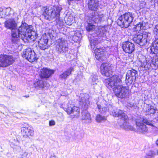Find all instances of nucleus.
<instances>
[{
	"instance_id": "obj_25",
	"label": "nucleus",
	"mask_w": 158,
	"mask_h": 158,
	"mask_svg": "<svg viewBox=\"0 0 158 158\" xmlns=\"http://www.w3.org/2000/svg\"><path fill=\"white\" fill-rule=\"evenodd\" d=\"M80 108L78 107L73 106V108L71 114V118H78L80 115Z\"/></svg>"
},
{
	"instance_id": "obj_9",
	"label": "nucleus",
	"mask_w": 158,
	"mask_h": 158,
	"mask_svg": "<svg viewBox=\"0 0 158 158\" xmlns=\"http://www.w3.org/2000/svg\"><path fill=\"white\" fill-rule=\"evenodd\" d=\"M15 60L12 56L1 54L0 55V67L8 66L14 63Z\"/></svg>"
},
{
	"instance_id": "obj_31",
	"label": "nucleus",
	"mask_w": 158,
	"mask_h": 158,
	"mask_svg": "<svg viewBox=\"0 0 158 158\" xmlns=\"http://www.w3.org/2000/svg\"><path fill=\"white\" fill-rule=\"evenodd\" d=\"M98 44V41L96 39H92L90 40V44L89 47L92 49H94V48L97 47V45Z\"/></svg>"
},
{
	"instance_id": "obj_16",
	"label": "nucleus",
	"mask_w": 158,
	"mask_h": 158,
	"mask_svg": "<svg viewBox=\"0 0 158 158\" xmlns=\"http://www.w3.org/2000/svg\"><path fill=\"white\" fill-rule=\"evenodd\" d=\"M48 40L46 36L42 37L38 42V47L41 50H44L48 48Z\"/></svg>"
},
{
	"instance_id": "obj_34",
	"label": "nucleus",
	"mask_w": 158,
	"mask_h": 158,
	"mask_svg": "<svg viewBox=\"0 0 158 158\" xmlns=\"http://www.w3.org/2000/svg\"><path fill=\"white\" fill-rule=\"evenodd\" d=\"M146 113L150 114H154L155 115H156L157 116L158 115L157 114V113H158V110L154 109L151 107L150 108H148L147 110Z\"/></svg>"
},
{
	"instance_id": "obj_2",
	"label": "nucleus",
	"mask_w": 158,
	"mask_h": 158,
	"mask_svg": "<svg viewBox=\"0 0 158 158\" xmlns=\"http://www.w3.org/2000/svg\"><path fill=\"white\" fill-rule=\"evenodd\" d=\"M122 81L117 75H114L106 80V86L113 89L115 95L118 97L124 98L129 94L128 87L121 85Z\"/></svg>"
},
{
	"instance_id": "obj_47",
	"label": "nucleus",
	"mask_w": 158,
	"mask_h": 158,
	"mask_svg": "<svg viewBox=\"0 0 158 158\" xmlns=\"http://www.w3.org/2000/svg\"><path fill=\"white\" fill-rule=\"evenodd\" d=\"M25 97H26L27 98V97H29V96L28 95H27V96H25Z\"/></svg>"
},
{
	"instance_id": "obj_40",
	"label": "nucleus",
	"mask_w": 158,
	"mask_h": 158,
	"mask_svg": "<svg viewBox=\"0 0 158 158\" xmlns=\"http://www.w3.org/2000/svg\"><path fill=\"white\" fill-rule=\"evenodd\" d=\"M73 20L72 18L71 19L70 17H69L68 18L67 22L66 21V23L67 25H70L72 24V22Z\"/></svg>"
},
{
	"instance_id": "obj_17",
	"label": "nucleus",
	"mask_w": 158,
	"mask_h": 158,
	"mask_svg": "<svg viewBox=\"0 0 158 158\" xmlns=\"http://www.w3.org/2000/svg\"><path fill=\"white\" fill-rule=\"evenodd\" d=\"M79 100L85 106V108H87L89 105V96L87 94H81L79 97Z\"/></svg>"
},
{
	"instance_id": "obj_14",
	"label": "nucleus",
	"mask_w": 158,
	"mask_h": 158,
	"mask_svg": "<svg viewBox=\"0 0 158 158\" xmlns=\"http://www.w3.org/2000/svg\"><path fill=\"white\" fill-rule=\"evenodd\" d=\"M151 39V34L146 32H143L141 33V37L140 39V43L138 44L141 46L146 45L148 44Z\"/></svg>"
},
{
	"instance_id": "obj_5",
	"label": "nucleus",
	"mask_w": 158,
	"mask_h": 158,
	"mask_svg": "<svg viewBox=\"0 0 158 158\" xmlns=\"http://www.w3.org/2000/svg\"><path fill=\"white\" fill-rule=\"evenodd\" d=\"M62 9V8L59 6L54 8L44 7L43 9L44 11L43 15L46 20H51L55 18L56 21H58L60 19V13Z\"/></svg>"
},
{
	"instance_id": "obj_48",
	"label": "nucleus",
	"mask_w": 158,
	"mask_h": 158,
	"mask_svg": "<svg viewBox=\"0 0 158 158\" xmlns=\"http://www.w3.org/2000/svg\"><path fill=\"white\" fill-rule=\"evenodd\" d=\"M157 120H158V115H157Z\"/></svg>"
},
{
	"instance_id": "obj_33",
	"label": "nucleus",
	"mask_w": 158,
	"mask_h": 158,
	"mask_svg": "<svg viewBox=\"0 0 158 158\" xmlns=\"http://www.w3.org/2000/svg\"><path fill=\"white\" fill-rule=\"evenodd\" d=\"M135 79H133L132 77L128 75L127 74H126V81L127 84L130 85L131 84L133 81H135Z\"/></svg>"
},
{
	"instance_id": "obj_39",
	"label": "nucleus",
	"mask_w": 158,
	"mask_h": 158,
	"mask_svg": "<svg viewBox=\"0 0 158 158\" xmlns=\"http://www.w3.org/2000/svg\"><path fill=\"white\" fill-rule=\"evenodd\" d=\"M11 9L10 7H7L6 9V14L7 15H8L10 14Z\"/></svg>"
},
{
	"instance_id": "obj_12",
	"label": "nucleus",
	"mask_w": 158,
	"mask_h": 158,
	"mask_svg": "<svg viewBox=\"0 0 158 158\" xmlns=\"http://www.w3.org/2000/svg\"><path fill=\"white\" fill-rule=\"evenodd\" d=\"M111 64L108 63H103L101 66V72L102 75L110 77L112 74Z\"/></svg>"
},
{
	"instance_id": "obj_22",
	"label": "nucleus",
	"mask_w": 158,
	"mask_h": 158,
	"mask_svg": "<svg viewBox=\"0 0 158 158\" xmlns=\"http://www.w3.org/2000/svg\"><path fill=\"white\" fill-rule=\"evenodd\" d=\"M152 46L150 48L152 53L154 54L158 53V38H155V40L153 42Z\"/></svg>"
},
{
	"instance_id": "obj_45",
	"label": "nucleus",
	"mask_w": 158,
	"mask_h": 158,
	"mask_svg": "<svg viewBox=\"0 0 158 158\" xmlns=\"http://www.w3.org/2000/svg\"><path fill=\"white\" fill-rule=\"evenodd\" d=\"M156 152V155H158V149L156 150V151H155Z\"/></svg>"
},
{
	"instance_id": "obj_28",
	"label": "nucleus",
	"mask_w": 158,
	"mask_h": 158,
	"mask_svg": "<svg viewBox=\"0 0 158 158\" xmlns=\"http://www.w3.org/2000/svg\"><path fill=\"white\" fill-rule=\"evenodd\" d=\"M141 37V33H138L134 35L132 40L135 43L138 44L139 43H140V41L139 40H140V39Z\"/></svg>"
},
{
	"instance_id": "obj_43",
	"label": "nucleus",
	"mask_w": 158,
	"mask_h": 158,
	"mask_svg": "<svg viewBox=\"0 0 158 158\" xmlns=\"http://www.w3.org/2000/svg\"><path fill=\"white\" fill-rule=\"evenodd\" d=\"M155 143H156V145L158 147V139L156 141Z\"/></svg>"
},
{
	"instance_id": "obj_10",
	"label": "nucleus",
	"mask_w": 158,
	"mask_h": 158,
	"mask_svg": "<svg viewBox=\"0 0 158 158\" xmlns=\"http://www.w3.org/2000/svg\"><path fill=\"white\" fill-rule=\"evenodd\" d=\"M22 56L30 62L37 60L38 58L34 51L30 48H28L23 51Z\"/></svg>"
},
{
	"instance_id": "obj_46",
	"label": "nucleus",
	"mask_w": 158,
	"mask_h": 158,
	"mask_svg": "<svg viewBox=\"0 0 158 158\" xmlns=\"http://www.w3.org/2000/svg\"><path fill=\"white\" fill-rule=\"evenodd\" d=\"M133 106V105H131V106H130V107H132Z\"/></svg>"
},
{
	"instance_id": "obj_32",
	"label": "nucleus",
	"mask_w": 158,
	"mask_h": 158,
	"mask_svg": "<svg viewBox=\"0 0 158 158\" xmlns=\"http://www.w3.org/2000/svg\"><path fill=\"white\" fill-rule=\"evenodd\" d=\"M156 155V152L153 150H150L146 154L145 158H152L154 157Z\"/></svg>"
},
{
	"instance_id": "obj_21",
	"label": "nucleus",
	"mask_w": 158,
	"mask_h": 158,
	"mask_svg": "<svg viewBox=\"0 0 158 158\" xmlns=\"http://www.w3.org/2000/svg\"><path fill=\"white\" fill-rule=\"evenodd\" d=\"M73 71V68L72 67L67 69L63 73L60 75L59 76L60 78L66 79L71 74V72Z\"/></svg>"
},
{
	"instance_id": "obj_7",
	"label": "nucleus",
	"mask_w": 158,
	"mask_h": 158,
	"mask_svg": "<svg viewBox=\"0 0 158 158\" xmlns=\"http://www.w3.org/2000/svg\"><path fill=\"white\" fill-rule=\"evenodd\" d=\"M69 49L67 41L65 39L61 38L56 41L55 50L57 54L64 55L68 53Z\"/></svg>"
},
{
	"instance_id": "obj_13",
	"label": "nucleus",
	"mask_w": 158,
	"mask_h": 158,
	"mask_svg": "<svg viewBox=\"0 0 158 158\" xmlns=\"http://www.w3.org/2000/svg\"><path fill=\"white\" fill-rule=\"evenodd\" d=\"M21 132L23 136L25 138H30L34 135L33 128L31 126L22 127Z\"/></svg>"
},
{
	"instance_id": "obj_29",
	"label": "nucleus",
	"mask_w": 158,
	"mask_h": 158,
	"mask_svg": "<svg viewBox=\"0 0 158 158\" xmlns=\"http://www.w3.org/2000/svg\"><path fill=\"white\" fill-rule=\"evenodd\" d=\"M104 15L103 14H98V15L95 16V19H94V20L95 23H98L103 20V17Z\"/></svg>"
},
{
	"instance_id": "obj_41",
	"label": "nucleus",
	"mask_w": 158,
	"mask_h": 158,
	"mask_svg": "<svg viewBox=\"0 0 158 158\" xmlns=\"http://www.w3.org/2000/svg\"><path fill=\"white\" fill-rule=\"evenodd\" d=\"M28 155V153L27 152H24L23 154L22 155L21 158H23V157H27Z\"/></svg>"
},
{
	"instance_id": "obj_18",
	"label": "nucleus",
	"mask_w": 158,
	"mask_h": 158,
	"mask_svg": "<svg viewBox=\"0 0 158 158\" xmlns=\"http://www.w3.org/2000/svg\"><path fill=\"white\" fill-rule=\"evenodd\" d=\"M105 51L102 48H97L95 50V57L97 60H102L105 59Z\"/></svg>"
},
{
	"instance_id": "obj_23",
	"label": "nucleus",
	"mask_w": 158,
	"mask_h": 158,
	"mask_svg": "<svg viewBox=\"0 0 158 158\" xmlns=\"http://www.w3.org/2000/svg\"><path fill=\"white\" fill-rule=\"evenodd\" d=\"M81 119L82 120H85L88 123L90 122L91 119L89 113L86 110H83L82 112Z\"/></svg>"
},
{
	"instance_id": "obj_20",
	"label": "nucleus",
	"mask_w": 158,
	"mask_h": 158,
	"mask_svg": "<svg viewBox=\"0 0 158 158\" xmlns=\"http://www.w3.org/2000/svg\"><path fill=\"white\" fill-rule=\"evenodd\" d=\"M98 0H89L88 6L89 9L91 10H96L98 6Z\"/></svg>"
},
{
	"instance_id": "obj_27",
	"label": "nucleus",
	"mask_w": 158,
	"mask_h": 158,
	"mask_svg": "<svg viewBox=\"0 0 158 158\" xmlns=\"http://www.w3.org/2000/svg\"><path fill=\"white\" fill-rule=\"evenodd\" d=\"M95 120L98 123H103L107 120V117L104 116H102L100 114H98L96 116Z\"/></svg>"
},
{
	"instance_id": "obj_6",
	"label": "nucleus",
	"mask_w": 158,
	"mask_h": 158,
	"mask_svg": "<svg viewBox=\"0 0 158 158\" xmlns=\"http://www.w3.org/2000/svg\"><path fill=\"white\" fill-rule=\"evenodd\" d=\"M134 18V14L129 12L126 13L118 18L117 23L121 27L127 28L133 22Z\"/></svg>"
},
{
	"instance_id": "obj_3",
	"label": "nucleus",
	"mask_w": 158,
	"mask_h": 158,
	"mask_svg": "<svg viewBox=\"0 0 158 158\" xmlns=\"http://www.w3.org/2000/svg\"><path fill=\"white\" fill-rule=\"evenodd\" d=\"M16 30L18 35L14 40H11L13 43L18 44L20 40L19 37L25 42L29 41L34 38L33 35L35 34V32L32 30L29 25L25 23H22L17 29L16 28Z\"/></svg>"
},
{
	"instance_id": "obj_26",
	"label": "nucleus",
	"mask_w": 158,
	"mask_h": 158,
	"mask_svg": "<svg viewBox=\"0 0 158 158\" xmlns=\"http://www.w3.org/2000/svg\"><path fill=\"white\" fill-rule=\"evenodd\" d=\"M147 23L143 21L138 23L135 26V28L137 30H140L146 29V26L147 25Z\"/></svg>"
},
{
	"instance_id": "obj_19",
	"label": "nucleus",
	"mask_w": 158,
	"mask_h": 158,
	"mask_svg": "<svg viewBox=\"0 0 158 158\" xmlns=\"http://www.w3.org/2000/svg\"><path fill=\"white\" fill-rule=\"evenodd\" d=\"M54 73L53 70L44 69L41 71L40 76L42 78H48Z\"/></svg>"
},
{
	"instance_id": "obj_15",
	"label": "nucleus",
	"mask_w": 158,
	"mask_h": 158,
	"mask_svg": "<svg viewBox=\"0 0 158 158\" xmlns=\"http://www.w3.org/2000/svg\"><path fill=\"white\" fill-rule=\"evenodd\" d=\"M122 48L125 52L131 53L134 51L135 45L133 43L129 41H127L123 44Z\"/></svg>"
},
{
	"instance_id": "obj_24",
	"label": "nucleus",
	"mask_w": 158,
	"mask_h": 158,
	"mask_svg": "<svg viewBox=\"0 0 158 158\" xmlns=\"http://www.w3.org/2000/svg\"><path fill=\"white\" fill-rule=\"evenodd\" d=\"M46 83V82H44L43 81H38L34 83V86L37 89H42L44 86H48L47 84H46V85H45Z\"/></svg>"
},
{
	"instance_id": "obj_1",
	"label": "nucleus",
	"mask_w": 158,
	"mask_h": 158,
	"mask_svg": "<svg viewBox=\"0 0 158 158\" xmlns=\"http://www.w3.org/2000/svg\"><path fill=\"white\" fill-rule=\"evenodd\" d=\"M97 107L99 112L101 113H104L109 110L111 111V110L113 109L112 111V114L113 116L118 117L120 118V121L118 123L120 127L127 131L135 130V128L130 125L127 122L128 117L122 110L118 109H115L114 107L110 105L104 106L103 105L101 106L98 104Z\"/></svg>"
},
{
	"instance_id": "obj_42",
	"label": "nucleus",
	"mask_w": 158,
	"mask_h": 158,
	"mask_svg": "<svg viewBox=\"0 0 158 158\" xmlns=\"http://www.w3.org/2000/svg\"><path fill=\"white\" fill-rule=\"evenodd\" d=\"M49 124L50 126H53L55 125V122L53 120H51L49 122Z\"/></svg>"
},
{
	"instance_id": "obj_38",
	"label": "nucleus",
	"mask_w": 158,
	"mask_h": 158,
	"mask_svg": "<svg viewBox=\"0 0 158 158\" xmlns=\"http://www.w3.org/2000/svg\"><path fill=\"white\" fill-rule=\"evenodd\" d=\"M73 108V107H68V108L66 109V111L67 114H71Z\"/></svg>"
},
{
	"instance_id": "obj_44",
	"label": "nucleus",
	"mask_w": 158,
	"mask_h": 158,
	"mask_svg": "<svg viewBox=\"0 0 158 158\" xmlns=\"http://www.w3.org/2000/svg\"><path fill=\"white\" fill-rule=\"evenodd\" d=\"M50 158H56V156L54 155H52L50 157Z\"/></svg>"
},
{
	"instance_id": "obj_8",
	"label": "nucleus",
	"mask_w": 158,
	"mask_h": 158,
	"mask_svg": "<svg viewBox=\"0 0 158 158\" xmlns=\"http://www.w3.org/2000/svg\"><path fill=\"white\" fill-rule=\"evenodd\" d=\"M4 25L7 29H11V40H14L18 35L16 30L17 25L14 19L11 18L7 20L5 22Z\"/></svg>"
},
{
	"instance_id": "obj_4",
	"label": "nucleus",
	"mask_w": 158,
	"mask_h": 158,
	"mask_svg": "<svg viewBox=\"0 0 158 158\" xmlns=\"http://www.w3.org/2000/svg\"><path fill=\"white\" fill-rule=\"evenodd\" d=\"M135 121L137 129L139 133L145 134L148 133V128L144 123L150 126L153 132L158 131V128L155 125L154 122L146 118L137 117L135 119Z\"/></svg>"
},
{
	"instance_id": "obj_11",
	"label": "nucleus",
	"mask_w": 158,
	"mask_h": 158,
	"mask_svg": "<svg viewBox=\"0 0 158 158\" xmlns=\"http://www.w3.org/2000/svg\"><path fill=\"white\" fill-rule=\"evenodd\" d=\"M152 65L155 69L158 68V54L153 57V58L150 61L149 59L145 58V61H143L142 66L145 68L150 69Z\"/></svg>"
},
{
	"instance_id": "obj_36",
	"label": "nucleus",
	"mask_w": 158,
	"mask_h": 158,
	"mask_svg": "<svg viewBox=\"0 0 158 158\" xmlns=\"http://www.w3.org/2000/svg\"><path fill=\"white\" fill-rule=\"evenodd\" d=\"M95 29V26L92 25L90 23L88 24L87 26L86 27V29L88 31H94Z\"/></svg>"
},
{
	"instance_id": "obj_37",
	"label": "nucleus",
	"mask_w": 158,
	"mask_h": 158,
	"mask_svg": "<svg viewBox=\"0 0 158 158\" xmlns=\"http://www.w3.org/2000/svg\"><path fill=\"white\" fill-rule=\"evenodd\" d=\"M91 79L93 84H96L98 82V76L94 74H93L91 77Z\"/></svg>"
},
{
	"instance_id": "obj_35",
	"label": "nucleus",
	"mask_w": 158,
	"mask_h": 158,
	"mask_svg": "<svg viewBox=\"0 0 158 158\" xmlns=\"http://www.w3.org/2000/svg\"><path fill=\"white\" fill-rule=\"evenodd\" d=\"M98 32H99V35L100 36H103L105 32H106V30L104 27H99L98 29Z\"/></svg>"
},
{
	"instance_id": "obj_30",
	"label": "nucleus",
	"mask_w": 158,
	"mask_h": 158,
	"mask_svg": "<svg viewBox=\"0 0 158 158\" xmlns=\"http://www.w3.org/2000/svg\"><path fill=\"white\" fill-rule=\"evenodd\" d=\"M127 74L132 77L133 79H136V75L137 74V72L134 69H132L128 71Z\"/></svg>"
}]
</instances>
